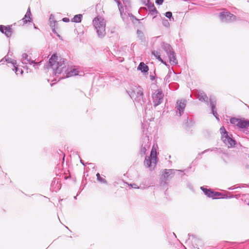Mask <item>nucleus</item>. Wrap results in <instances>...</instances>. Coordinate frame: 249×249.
<instances>
[{"label": "nucleus", "mask_w": 249, "mask_h": 249, "mask_svg": "<svg viewBox=\"0 0 249 249\" xmlns=\"http://www.w3.org/2000/svg\"><path fill=\"white\" fill-rule=\"evenodd\" d=\"M210 106L212 109V112L213 114V115L215 117V118L217 120H219V116L215 110V106H216V99L214 97L211 96L210 97Z\"/></svg>", "instance_id": "nucleus-11"}, {"label": "nucleus", "mask_w": 249, "mask_h": 249, "mask_svg": "<svg viewBox=\"0 0 249 249\" xmlns=\"http://www.w3.org/2000/svg\"><path fill=\"white\" fill-rule=\"evenodd\" d=\"M152 54L156 57L157 59L161 62L162 63L166 65V62L163 61V60L160 57V53L158 51H154L152 52Z\"/></svg>", "instance_id": "nucleus-24"}, {"label": "nucleus", "mask_w": 249, "mask_h": 249, "mask_svg": "<svg viewBox=\"0 0 249 249\" xmlns=\"http://www.w3.org/2000/svg\"><path fill=\"white\" fill-rule=\"evenodd\" d=\"M157 158L156 150H154L153 148L151 151L150 156L145 157L144 161V165L146 167L149 168L152 167L153 164L155 166L156 165Z\"/></svg>", "instance_id": "nucleus-4"}, {"label": "nucleus", "mask_w": 249, "mask_h": 249, "mask_svg": "<svg viewBox=\"0 0 249 249\" xmlns=\"http://www.w3.org/2000/svg\"><path fill=\"white\" fill-rule=\"evenodd\" d=\"M168 56L169 59V61L172 65H176L178 64V60L176 59L175 53L174 52H172L171 53L168 54Z\"/></svg>", "instance_id": "nucleus-19"}, {"label": "nucleus", "mask_w": 249, "mask_h": 249, "mask_svg": "<svg viewBox=\"0 0 249 249\" xmlns=\"http://www.w3.org/2000/svg\"><path fill=\"white\" fill-rule=\"evenodd\" d=\"M150 77L151 80H153L155 78V77L153 75H150Z\"/></svg>", "instance_id": "nucleus-48"}, {"label": "nucleus", "mask_w": 249, "mask_h": 249, "mask_svg": "<svg viewBox=\"0 0 249 249\" xmlns=\"http://www.w3.org/2000/svg\"><path fill=\"white\" fill-rule=\"evenodd\" d=\"M141 1L143 5H145L146 3L150 1V0H141Z\"/></svg>", "instance_id": "nucleus-45"}, {"label": "nucleus", "mask_w": 249, "mask_h": 249, "mask_svg": "<svg viewBox=\"0 0 249 249\" xmlns=\"http://www.w3.org/2000/svg\"><path fill=\"white\" fill-rule=\"evenodd\" d=\"M163 2V0H156V3L158 5H161Z\"/></svg>", "instance_id": "nucleus-43"}, {"label": "nucleus", "mask_w": 249, "mask_h": 249, "mask_svg": "<svg viewBox=\"0 0 249 249\" xmlns=\"http://www.w3.org/2000/svg\"><path fill=\"white\" fill-rule=\"evenodd\" d=\"M5 61L9 63H11L13 66H15V65L17 64V61L16 60L13 59L9 57H5Z\"/></svg>", "instance_id": "nucleus-32"}, {"label": "nucleus", "mask_w": 249, "mask_h": 249, "mask_svg": "<svg viewBox=\"0 0 249 249\" xmlns=\"http://www.w3.org/2000/svg\"><path fill=\"white\" fill-rule=\"evenodd\" d=\"M239 120L240 119H238L235 117H232L230 119V121L231 124L238 126V124L239 121Z\"/></svg>", "instance_id": "nucleus-29"}, {"label": "nucleus", "mask_w": 249, "mask_h": 249, "mask_svg": "<svg viewBox=\"0 0 249 249\" xmlns=\"http://www.w3.org/2000/svg\"><path fill=\"white\" fill-rule=\"evenodd\" d=\"M97 180L102 184H107V181L103 177H101L100 174L97 173L96 174Z\"/></svg>", "instance_id": "nucleus-28"}, {"label": "nucleus", "mask_w": 249, "mask_h": 249, "mask_svg": "<svg viewBox=\"0 0 249 249\" xmlns=\"http://www.w3.org/2000/svg\"><path fill=\"white\" fill-rule=\"evenodd\" d=\"M233 197V195H231L230 196H228L226 195L223 194L222 196H221L220 198H232Z\"/></svg>", "instance_id": "nucleus-42"}, {"label": "nucleus", "mask_w": 249, "mask_h": 249, "mask_svg": "<svg viewBox=\"0 0 249 249\" xmlns=\"http://www.w3.org/2000/svg\"><path fill=\"white\" fill-rule=\"evenodd\" d=\"M66 61L67 60L64 58H60L58 61L57 55L53 54L45 68L48 69H52L53 73L55 76H57V74H62V76L59 78L58 81L61 79L78 75V71L76 69L69 70V67L66 65Z\"/></svg>", "instance_id": "nucleus-1"}, {"label": "nucleus", "mask_w": 249, "mask_h": 249, "mask_svg": "<svg viewBox=\"0 0 249 249\" xmlns=\"http://www.w3.org/2000/svg\"><path fill=\"white\" fill-rule=\"evenodd\" d=\"M53 20H55L54 19V17L52 15H51L50 16V17L49 18L50 23L52 21H53Z\"/></svg>", "instance_id": "nucleus-44"}, {"label": "nucleus", "mask_w": 249, "mask_h": 249, "mask_svg": "<svg viewBox=\"0 0 249 249\" xmlns=\"http://www.w3.org/2000/svg\"><path fill=\"white\" fill-rule=\"evenodd\" d=\"M200 189L204 194L208 197L211 198L213 190L211 189H207L204 186L201 187Z\"/></svg>", "instance_id": "nucleus-22"}, {"label": "nucleus", "mask_w": 249, "mask_h": 249, "mask_svg": "<svg viewBox=\"0 0 249 249\" xmlns=\"http://www.w3.org/2000/svg\"><path fill=\"white\" fill-rule=\"evenodd\" d=\"M217 150V148H212V149H210V148H209V149H206L204 151H203V152H202L201 153H199L198 154V156L197 157H196V158L197 159H200L201 158V157H199V156H200V155H201L202 154H203L208 151H216Z\"/></svg>", "instance_id": "nucleus-33"}, {"label": "nucleus", "mask_w": 249, "mask_h": 249, "mask_svg": "<svg viewBox=\"0 0 249 249\" xmlns=\"http://www.w3.org/2000/svg\"><path fill=\"white\" fill-rule=\"evenodd\" d=\"M165 16H166V17H167L170 19H171V18H172L173 19H174L172 16V13L170 11H168L166 12L165 14Z\"/></svg>", "instance_id": "nucleus-39"}, {"label": "nucleus", "mask_w": 249, "mask_h": 249, "mask_svg": "<svg viewBox=\"0 0 249 249\" xmlns=\"http://www.w3.org/2000/svg\"><path fill=\"white\" fill-rule=\"evenodd\" d=\"M61 187V184L59 179L54 178L51 183V189L52 191L56 192L60 189Z\"/></svg>", "instance_id": "nucleus-13"}, {"label": "nucleus", "mask_w": 249, "mask_h": 249, "mask_svg": "<svg viewBox=\"0 0 249 249\" xmlns=\"http://www.w3.org/2000/svg\"><path fill=\"white\" fill-rule=\"evenodd\" d=\"M0 31L4 34L7 37L11 36L12 29L10 26L0 25Z\"/></svg>", "instance_id": "nucleus-12"}, {"label": "nucleus", "mask_w": 249, "mask_h": 249, "mask_svg": "<svg viewBox=\"0 0 249 249\" xmlns=\"http://www.w3.org/2000/svg\"><path fill=\"white\" fill-rule=\"evenodd\" d=\"M141 144H143V145H147L148 147H150V144L149 137L147 136H143Z\"/></svg>", "instance_id": "nucleus-25"}, {"label": "nucleus", "mask_w": 249, "mask_h": 249, "mask_svg": "<svg viewBox=\"0 0 249 249\" xmlns=\"http://www.w3.org/2000/svg\"><path fill=\"white\" fill-rule=\"evenodd\" d=\"M221 140L228 148L233 147L236 144V141L231 134H226L224 137H221Z\"/></svg>", "instance_id": "nucleus-8"}, {"label": "nucleus", "mask_w": 249, "mask_h": 249, "mask_svg": "<svg viewBox=\"0 0 249 249\" xmlns=\"http://www.w3.org/2000/svg\"><path fill=\"white\" fill-rule=\"evenodd\" d=\"M186 106V100L184 99L178 100L176 104V112L177 115L181 116L184 113Z\"/></svg>", "instance_id": "nucleus-6"}, {"label": "nucleus", "mask_w": 249, "mask_h": 249, "mask_svg": "<svg viewBox=\"0 0 249 249\" xmlns=\"http://www.w3.org/2000/svg\"><path fill=\"white\" fill-rule=\"evenodd\" d=\"M129 16L131 17H132L133 18H135V19H136L135 18V17L132 14H128Z\"/></svg>", "instance_id": "nucleus-49"}, {"label": "nucleus", "mask_w": 249, "mask_h": 249, "mask_svg": "<svg viewBox=\"0 0 249 249\" xmlns=\"http://www.w3.org/2000/svg\"><path fill=\"white\" fill-rule=\"evenodd\" d=\"M130 186L133 188H135V189H139V188H141V189H145V188H147L148 187H149V186H147V185H146L144 187H142L141 186V185H140V186L139 187L135 183H132V184H130Z\"/></svg>", "instance_id": "nucleus-35"}, {"label": "nucleus", "mask_w": 249, "mask_h": 249, "mask_svg": "<svg viewBox=\"0 0 249 249\" xmlns=\"http://www.w3.org/2000/svg\"><path fill=\"white\" fill-rule=\"evenodd\" d=\"M14 67V69H13V71H15L16 74L17 75L19 73L20 75H22L23 71L21 69H19L18 66L16 65H15V66H13Z\"/></svg>", "instance_id": "nucleus-30"}, {"label": "nucleus", "mask_w": 249, "mask_h": 249, "mask_svg": "<svg viewBox=\"0 0 249 249\" xmlns=\"http://www.w3.org/2000/svg\"><path fill=\"white\" fill-rule=\"evenodd\" d=\"M125 7V9L128 8L130 6V3L129 0H122Z\"/></svg>", "instance_id": "nucleus-38"}, {"label": "nucleus", "mask_w": 249, "mask_h": 249, "mask_svg": "<svg viewBox=\"0 0 249 249\" xmlns=\"http://www.w3.org/2000/svg\"><path fill=\"white\" fill-rule=\"evenodd\" d=\"M171 73V72H169L167 75L165 76V79L166 80V81H167L168 80V79L170 78V73Z\"/></svg>", "instance_id": "nucleus-47"}, {"label": "nucleus", "mask_w": 249, "mask_h": 249, "mask_svg": "<svg viewBox=\"0 0 249 249\" xmlns=\"http://www.w3.org/2000/svg\"><path fill=\"white\" fill-rule=\"evenodd\" d=\"M50 25L51 28L53 27H56L57 25V23L56 20H53V21H52L50 23Z\"/></svg>", "instance_id": "nucleus-40"}, {"label": "nucleus", "mask_w": 249, "mask_h": 249, "mask_svg": "<svg viewBox=\"0 0 249 249\" xmlns=\"http://www.w3.org/2000/svg\"><path fill=\"white\" fill-rule=\"evenodd\" d=\"M0 62H5V57L2 58Z\"/></svg>", "instance_id": "nucleus-51"}, {"label": "nucleus", "mask_w": 249, "mask_h": 249, "mask_svg": "<svg viewBox=\"0 0 249 249\" xmlns=\"http://www.w3.org/2000/svg\"><path fill=\"white\" fill-rule=\"evenodd\" d=\"M197 98L199 101L205 102L208 105V97L203 91L201 90L198 91Z\"/></svg>", "instance_id": "nucleus-18"}, {"label": "nucleus", "mask_w": 249, "mask_h": 249, "mask_svg": "<svg viewBox=\"0 0 249 249\" xmlns=\"http://www.w3.org/2000/svg\"><path fill=\"white\" fill-rule=\"evenodd\" d=\"M115 1H116L117 3H118V1H120L119 0H114Z\"/></svg>", "instance_id": "nucleus-53"}, {"label": "nucleus", "mask_w": 249, "mask_h": 249, "mask_svg": "<svg viewBox=\"0 0 249 249\" xmlns=\"http://www.w3.org/2000/svg\"><path fill=\"white\" fill-rule=\"evenodd\" d=\"M188 235L189 236L188 240L190 239L191 237H192V243L194 249H199L198 247H201L203 245V244L201 240H200L199 238H197L194 235H191L190 234H188Z\"/></svg>", "instance_id": "nucleus-10"}, {"label": "nucleus", "mask_w": 249, "mask_h": 249, "mask_svg": "<svg viewBox=\"0 0 249 249\" xmlns=\"http://www.w3.org/2000/svg\"><path fill=\"white\" fill-rule=\"evenodd\" d=\"M161 47L164 50V51L166 53V54L167 55L171 53L172 52H174L172 47L168 43L162 42L161 44Z\"/></svg>", "instance_id": "nucleus-17"}, {"label": "nucleus", "mask_w": 249, "mask_h": 249, "mask_svg": "<svg viewBox=\"0 0 249 249\" xmlns=\"http://www.w3.org/2000/svg\"><path fill=\"white\" fill-rule=\"evenodd\" d=\"M145 5L147 6V8L149 11V13L151 15L154 16L153 18H155L158 14V12L155 7L154 3L149 1V2L146 3Z\"/></svg>", "instance_id": "nucleus-14"}, {"label": "nucleus", "mask_w": 249, "mask_h": 249, "mask_svg": "<svg viewBox=\"0 0 249 249\" xmlns=\"http://www.w3.org/2000/svg\"><path fill=\"white\" fill-rule=\"evenodd\" d=\"M219 18L222 22H231L236 19V17L230 12H221L219 14Z\"/></svg>", "instance_id": "nucleus-7"}, {"label": "nucleus", "mask_w": 249, "mask_h": 249, "mask_svg": "<svg viewBox=\"0 0 249 249\" xmlns=\"http://www.w3.org/2000/svg\"><path fill=\"white\" fill-rule=\"evenodd\" d=\"M62 21L65 22H69L70 21V19L68 18H64L62 19Z\"/></svg>", "instance_id": "nucleus-46"}, {"label": "nucleus", "mask_w": 249, "mask_h": 249, "mask_svg": "<svg viewBox=\"0 0 249 249\" xmlns=\"http://www.w3.org/2000/svg\"><path fill=\"white\" fill-rule=\"evenodd\" d=\"M83 16L82 14L76 15L71 19V21L75 23H80L81 22Z\"/></svg>", "instance_id": "nucleus-23"}, {"label": "nucleus", "mask_w": 249, "mask_h": 249, "mask_svg": "<svg viewBox=\"0 0 249 249\" xmlns=\"http://www.w3.org/2000/svg\"><path fill=\"white\" fill-rule=\"evenodd\" d=\"M142 129H144V124L143 123L142 124ZM142 131L144 132V130H143Z\"/></svg>", "instance_id": "nucleus-50"}, {"label": "nucleus", "mask_w": 249, "mask_h": 249, "mask_svg": "<svg viewBox=\"0 0 249 249\" xmlns=\"http://www.w3.org/2000/svg\"><path fill=\"white\" fill-rule=\"evenodd\" d=\"M177 171V170H176ZM178 171L179 172H182L183 171L181 170H178ZM175 170L174 169H165L164 170L163 175L164 177H167V174H169V176H171V177H173L175 174Z\"/></svg>", "instance_id": "nucleus-20"}, {"label": "nucleus", "mask_w": 249, "mask_h": 249, "mask_svg": "<svg viewBox=\"0 0 249 249\" xmlns=\"http://www.w3.org/2000/svg\"><path fill=\"white\" fill-rule=\"evenodd\" d=\"M162 25L165 27H168L170 25L168 20L167 19H165V18L162 19Z\"/></svg>", "instance_id": "nucleus-37"}, {"label": "nucleus", "mask_w": 249, "mask_h": 249, "mask_svg": "<svg viewBox=\"0 0 249 249\" xmlns=\"http://www.w3.org/2000/svg\"><path fill=\"white\" fill-rule=\"evenodd\" d=\"M118 6L120 12L121 17L124 20V16L125 14H124V8L121 1H118Z\"/></svg>", "instance_id": "nucleus-26"}, {"label": "nucleus", "mask_w": 249, "mask_h": 249, "mask_svg": "<svg viewBox=\"0 0 249 249\" xmlns=\"http://www.w3.org/2000/svg\"><path fill=\"white\" fill-rule=\"evenodd\" d=\"M167 177H164L163 176V178L165 179V181H161L160 183L161 186H164L165 185H167L166 181L168 180L169 178H171V176H169V174H167Z\"/></svg>", "instance_id": "nucleus-34"}, {"label": "nucleus", "mask_w": 249, "mask_h": 249, "mask_svg": "<svg viewBox=\"0 0 249 249\" xmlns=\"http://www.w3.org/2000/svg\"><path fill=\"white\" fill-rule=\"evenodd\" d=\"M126 92L138 106H142L144 104L143 89L141 87L132 86Z\"/></svg>", "instance_id": "nucleus-2"}, {"label": "nucleus", "mask_w": 249, "mask_h": 249, "mask_svg": "<svg viewBox=\"0 0 249 249\" xmlns=\"http://www.w3.org/2000/svg\"><path fill=\"white\" fill-rule=\"evenodd\" d=\"M220 132L221 134V137H224V136L226 135V134H229V133L226 131L224 126L221 127Z\"/></svg>", "instance_id": "nucleus-36"}, {"label": "nucleus", "mask_w": 249, "mask_h": 249, "mask_svg": "<svg viewBox=\"0 0 249 249\" xmlns=\"http://www.w3.org/2000/svg\"><path fill=\"white\" fill-rule=\"evenodd\" d=\"M21 62L23 64L27 65L28 64H34L33 66L35 68H38V66L40 65L41 62H35L34 60H32L31 59V57H29L27 53H23L22 55L21 58Z\"/></svg>", "instance_id": "nucleus-9"}, {"label": "nucleus", "mask_w": 249, "mask_h": 249, "mask_svg": "<svg viewBox=\"0 0 249 249\" xmlns=\"http://www.w3.org/2000/svg\"><path fill=\"white\" fill-rule=\"evenodd\" d=\"M223 196V194L213 191L211 198L213 199L220 198L221 196Z\"/></svg>", "instance_id": "nucleus-27"}, {"label": "nucleus", "mask_w": 249, "mask_h": 249, "mask_svg": "<svg viewBox=\"0 0 249 249\" xmlns=\"http://www.w3.org/2000/svg\"><path fill=\"white\" fill-rule=\"evenodd\" d=\"M138 70L143 73H146L149 70V68L143 62H141L138 67Z\"/></svg>", "instance_id": "nucleus-21"}, {"label": "nucleus", "mask_w": 249, "mask_h": 249, "mask_svg": "<svg viewBox=\"0 0 249 249\" xmlns=\"http://www.w3.org/2000/svg\"><path fill=\"white\" fill-rule=\"evenodd\" d=\"M52 28V31L58 37H59V38L61 37V36L58 34V33L56 32V27H53V28Z\"/></svg>", "instance_id": "nucleus-41"}, {"label": "nucleus", "mask_w": 249, "mask_h": 249, "mask_svg": "<svg viewBox=\"0 0 249 249\" xmlns=\"http://www.w3.org/2000/svg\"><path fill=\"white\" fill-rule=\"evenodd\" d=\"M93 25L98 37L103 38L106 36V23L104 19L96 17L93 20Z\"/></svg>", "instance_id": "nucleus-3"}, {"label": "nucleus", "mask_w": 249, "mask_h": 249, "mask_svg": "<svg viewBox=\"0 0 249 249\" xmlns=\"http://www.w3.org/2000/svg\"><path fill=\"white\" fill-rule=\"evenodd\" d=\"M149 148L147 145H143V144H141V148L140 153L142 155H144L147 151V150Z\"/></svg>", "instance_id": "nucleus-31"}, {"label": "nucleus", "mask_w": 249, "mask_h": 249, "mask_svg": "<svg viewBox=\"0 0 249 249\" xmlns=\"http://www.w3.org/2000/svg\"><path fill=\"white\" fill-rule=\"evenodd\" d=\"M80 162H81L82 164H83L84 165H85L84 162V161H83L82 160H80Z\"/></svg>", "instance_id": "nucleus-52"}, {"label": "nucleus", "mask_w": 249, "mask_h": 249, "mask_svg": "<svg viewBox=\"0 0 249 249\" xmlns=\"http://www.w3.org/2000/svg\"><path fill=\"white\" fill-rule=\"evenodd\" d=\"M32 14L31 12L30 8L28 7L26 13L25 14L24 17L22 19L23 23L24 24H26L28 22H30L32 20Z\"/></svg>", "instance_id": "nucleus-15"}, {"label": "nucleus", "mask_w": 249, "mask_h": 249, "mask_svg": "<svg viewBox=\"0 0 249 249\" xmlns=\"http://www.w3.org/2000/svg\"><path fill=\"white\" fill-rule=\"evenodd\" d=\"M249 126V120L240 119L238 124V127L241 129L246 128Z\"/></svg>", "instance_id": "nucleus-16"}, {"label": "nucleus", "mask_w": 249, "mask_h": 249, "mask_svg": "<svg viewBox=\"0 0 249 249\" xmlns=\"http://www.w3.org/2000/svg\"><path fill=\"white\" fill-rule=\"evenodd\" d=\"M164 94L161 89H158L152 94V101L155 107L160 105L163 101Z\"/></svg>", "instance_id": "nucleus-5"}]
</instances>
